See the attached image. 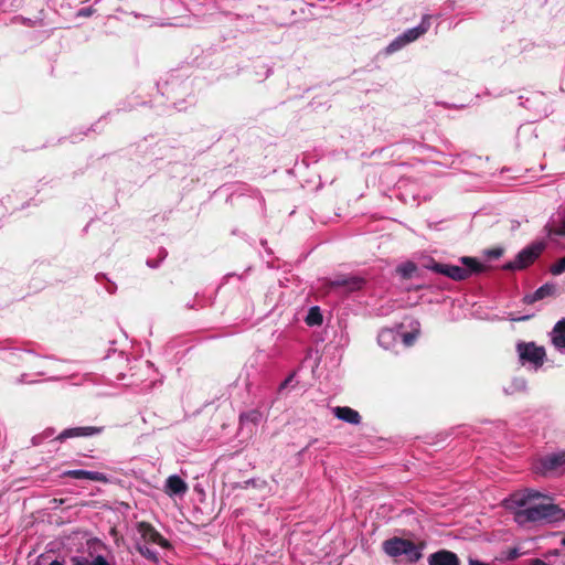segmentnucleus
Returning a JSON list of instances; mask_svg holds the SVG:
<instances>
[{"instance_id":"37","label":"nucleus","mask_w":565,"mask_h":565,"mask_svg":"<svg viewBox=\"0 0 565 565\" xmlns=\"http://www.w3.org/2000/svg\"><path fill=\"white\" fill-rule=\"evenodd\" d=\"M52 435H53V431H52V433H50V434H49V433H46V437H50V436H52Z\"/></svg>"},{"instance_id":"3","label":"nucleus","mask_w":565,"mask_h":565,"mask_svg":"<svg viewBox=\"0 0 565 565\" xmlns=\"http://www.w3.org/2000/svg\"><path fill=\"white\" fill-rule=\"evenodd\" d=\"M459 260L461 265L433 263L428 268L454 280H465L483 269V266L473 257L463 256Z\"/></svg>"},{"instance_id":"28","label":"nucleus","mask_w":565,"mask_h":565,"mask_svg":"<svg viewBox=\"0 0 565 565\" xmlns=\"http://www.w3.org/2000/svg\"><path fill=\"white\" fill-rule=\"evenodd\" d=\"M292 380V375L288 376L279 386V390H284L285 387H287V385L291 382Z\"/></svg>"},{"instance_id":"6","label":"nucleus","mask_w":565,"mask_h":565,"mask_svg":"<svg viewBox=\"0 0 565 565\" xmlns=\"http://www.w3.org/2000/svg\"><path fill=\"white\" fill-rule=\"evenodd\" d=\"M545 243L536 242L523 248L514 260L507 263L503 268L509 270H520L532 264L544 250Z\"/></svg>"},{"instance_id":"33","label":"nucleus","mask_w":565,"mask_h":565,"mask_svg":"<svg viewBox=\"0 0 565 565\" xmlns=\"http://www.w3.org/2000/svg\"><path fill=\"white\" fill-rule=\"evenodd\" d=\"M50 565H64V564L60 561H53Z\"/></svg>"},{"instance_id":"9","label":"nucleus","mask_w":565,"mask_h":565,"mask_svg":"<svg viewBox=\"0 0 565 565\" xmlns=\"http://www.w3.org/2000/svg\"><path fill=\"white\" fill-rule=\"evenodd\" d=\"M365 279L355 275L338 276L330 281V288H342L344 291L352 292L363 288Z\"/></svg>"},{"instance_id":"30","label":"nucleus","mask_w":565,"mask_h":565,"mask_svg":"<svg viewBox=\"0 0 565 565\" xmlns=\"http://www.w3.org/2000/svg\"><path fill=\"white\" fill-rule=\"evenodd\" d=\"M531 565H548V564L540 558H535L531 562Z\"/></svg>"},{"instance_id":"7","label":"nucleus","mask_w":565,"mask_h":565,"mask_svg":"<svg viewBox=\"0 0 565 565\" xmlns=\"http://www.w3.org/2000/svg\"><path fill=\"white\" fill-rule=\"evenodd\" d=\"M565 468V450L551 454L540 460L536 470L542 473H556Z\"/></svg>"},{"instance_id":"20","label":"nucleus","mask_w":565,"mask_h":565,"mask_svg":"<svg viewBox=\"0 0 565 565\" xmlns=\"http://www.w3.org/2000/svg\"><path fill=\"white\" fill-rule=\"evenodd\" d=\"M136 548L147 559L152 562L158 561V553L154 550L148 547L147 543L137 542Z\"/></svg>"},{"instance_id":"35","label":"nucleus","mask_w":565,"mask_h":565,"mask_svg":"<svg viewBox=\"0 0 565 565\" xmlns=\"http://www.w3.org/2000/svg\"><path fill=\"white\" fill-rule=\"evenodd\" d=\"M82 14H83V15H87V14H88V12H87V11H82Z\"/></svg>"},{"instance_id":"10","label":"nucleus","mask_w":565,"mask_h":565,"mask_svg":"<svg viewBox=\"0 0 565 565\" xmlns=\"http://www.w3.org/2000/svg\"><path fill=\"white\" fill-rule=\"evenodd\" d=\"M103 430L102 427H94V426H84V427H73L67 428L61 431L56 439L60 441H64L68 438H76V437H88L100 434Z\"/></svg>"},{"instance_id":"27","label":"nucleus","mask_w":565,"mask_h":565,"mask_svg":"<svg viewBox=\"0 0 565 565\" xmlns=\"http://www.w3.org/2000/svg\"><path fill=\"white\" fill-rule=\"evenodd\" d=\"M513 385L515 386L514 390H524L525 388V381L522 379H518L514 381Z\"/></svg>"},{"instance_id":"1","label":"nucleus","mask_w":565,"mask_h":565,"mask_svg":"<svg viewBox=\"0 0 565 565\" xmlns=\"http://www.w3.org/2000/svg\"><path fill=\"white\" fill-rule=\"evenodd\" d=\"M505 507L513 512L519 525L529 523H559L565 521V510L533 489L516 491L505 500Z\"/></svg>"},{"instance_id":"23","label":"nucleus","mask_w":565,"mask_h":565,"mask_svg":"<svg viewBox=\"0 0 565 565\" xmlns=\"http://www.w3.org/2000/svg\"><path fill=\"white\" fill-rule=\"evenodd\" d=\"M407 44L408 43H406L403 35L401 34L387 45L386 53H388V54L395 53V52L399 51L401 49H403L404 46H406Z\"/></svg>"},{"instance_id":"16","label":"nucleus","mask_w":565,"mask_h":565,"mask_svg":"<svg viewBox=\"0 0 565 565\" xmlns=\"http://www.w3.org/2000/svg\"><path fill=\"white\" fill-rule=\"evenodd\" d=\"M67 477H72L75 479H88L92 481L98 482H107L106 475L98 471H88V470H70L64 473Z\"/></svg>"},{"instance_id":"24","label":"nucleus","mask_w":565,"mask_h":565,"mask_svg":"<svg viewBox=\"0 0 565 565\" xmlns=\"http://www.w3.org/2000/svg\"><path fill=\"white\" fill-rule=\"evenodd\" d=\"M306 321L309 326H318L322 322V317L317 307L310 309Z\"/></svg>"},{"instance_id":"11","label":"nucleus","mask_w":565,"mask_h":565,"mask_svg":"<svg viewBox=\"0 0 565 565\" xmlns=\"http://www.w3.org/2000/svg\"><path fill=\"white\" fill-rule=\"evenodd\" d=\"M431 17L426 14L422 18L420 23L417 26L411 28L402 33L406 43H412L416 41L418 38L424 35L430 28Z\"/></svg>"},{"instance_id":"19","label":"nucleus","mask_w":565,"mask_h":565,"mask_svg":"<svg viewBox=\"0 0 565 565\" xmlns=\"http://www.w3.org/2000/svg\"><path fill=\"white\" fill-rule=\"evenodd\" d=\"M263 414L258 409H252L245 413H242L239 416V423L242 426L246 424H254L257 425L262 422Z\"/></svg>"},{"instance_id":"22","label":"nucleus","mask_w":565,"mask_h":565,"mask_svg":"<svg viewBox=\"0 0 565 565\" xmlns=\"http://www.w3.org/2000/svg\"><path fill=\"white\" fill-rule=\"evenodd\" d=\"M407 44L408 43H406L403 35L401 34L387 45L386 53H388V54L395 53V52L399 51L401 49H403L404 46H406Z\"/></svg>"},{"instance_id":"32","label":"nucleus","mask_w":565,"mask_h":565,"mask_svg":"<svg viewBox=\"0 0 565 565\" xmlns=\"http://www.w3.org/2000/svg\"><path fill=\"white\" fill-rule=\"evenodd\" d=\"M519 556V553L516 550H513L510 552V555H509V558L513 559V558H516Z\"/></svg>"},{"instance_id":"15","label":"nucleus","mask_w":565,"mask_h":565,"mask_svg":"<svg viewBox=\"0 0 565 565\" xmlns=\"http://www.w3.org/2000/svg\"><path fill=\"white\" fill-rule=\"evenodd\" d=\"M551 340L555 349L565 354V319L559 320L551 332Z\"/></svg>"},{"instance_id":"5","label":"nucleus","mask_w":565,"mask_h":565,"mask_svg":"<svg viewBox=\"0 0 565 565\" xmlns=\"http://www.w3.org/2000/svg\"><path fill=\"white\" fill-rule=\"evenodd\" d=\"M520 361L523 365L529 366L536 371L539 370L545 360L546 353L543 347L536 345L534 342L519 343L516 347Z\"/></svg>"},{"instance_id":"13","label":"nucleus","mask_w":565,"mask_h":565,"mask_svg":"<svg viewBox=\"0 0 565 565\" xmlns=\"http://www.w3.org/2000/svg\"><path fill=\"white\" fill-rule=\"evenodd\" d=\"M429 565H460L458 556L447 550L433 553L428 557Z\"/></svg>"},{"instance_id":"25","label":"nucleus","mask_w":565,"mask_h":565,"mask_svg":"<svg viewBox=\"0 0 565 565\" xmlns=\"http://www.w3.org/2000/svg\"><path fill=\"white\" fill-rule=\"evenodd\" d=\"M565 271V256L558 259L552 267L551 273L555 276L561 275Z\"/></svg>"},{"instance_id":"29","label":"nucleus","mask_w":565,"mask_h":565,"mask_svg":"<svg viewBox=\"0 0 565 565\" xmlns=\"http://www.w3.org/2000/svg\"><path fill=\"white\" fill-rule=\"evenodd\" d=\"M489 254H490V256H492V257H500V256H501V254H502V250H501V249H493V250H491Z\"/></svg>"},{"instance_id":"31","label":"nucleus","mask_w":565,"mask_h":565,"mask_svg":"<svg viewBox=\"0 0 565 565\" xmlns=\"http://www.w3.org/2000/svg\"><path fill=\"white\" fill-rule=\"evenodd\" d=\"M469 565H488L487 563L477 561V559H470Z\"/></svg>"},{"instance_id":"12","label":"nucleus","mask_w":565,"mask_h":565,"mask_svg":"<svg viewBox=\"0 0 565 565\" xmlns=\"http://www.w3.org/2000/svg\"><path fill=\"white\" fill-rule=\"evenodd\" d=\"M332 414L338 419L351 425H359L361 423L359 412L349 406H335L332 408Z\"/></svg>"},{"instance_id":"18","label":"nucleus","mask_w":565,"mask_h":565,"mask_svg":"<svg viewBox=\"0 0 565 565\" xmlns=\"http://www.w3.org/2000/svg\"><path fill=\"white\" fill-rule=\"evenodd\" d=\"M72 565H110L109 562L102 555L94 557H73Z\"/></svg>"},{"instance_id":"17","label":"nucleus","mask_w":565,"mask_h":565,"mask_svg":"<svg viewBox=\"0 0 565 565\" xmlns=\"http://www.w3.org/2000/svg\"><path fill=\"white\" fill-rule=\"evenodd\" d=\"M545 231L550 237L553 235L565 237V214L561 216L558 222L553 220L552 222L547 223L545 225Z\"/></svg>"},{"instance_id":"8","label":"nucleus","mask_w":565,"mask_h":565,"mask_svg":"<svg viewBox=\"0 0 565 565\" xmlns=\"http://www.w3.org/2000/svg\"><path fill=\"white\" fill-rule=\"evenodd\" d=\"M137 532L140 535L141 543H153L164 548L170 546L169 542L149 523L139 522Z\"/></svg>"},{"instance_id":"36","label":"nucleus","mask_w":565,"mask_h":565,"mask_svg":"<svg viewBox=\"0 0 565 565\" xmlns=\"http://www.w3.org/2000/svg\"><path fill=\"white\" fill-rule=\"evenodd\" d=\"M562 545L565 546V537L562 540Z\"/></svg>"},{"instance_id":"34","label":"nucleus","mask_w":565,"mask_h":565,"mask_svg":"<svg viewBox=\"0 0 565 565\" xmlns=\"http://www.w3.org/2000/svg\"><path fill=\"white\" fill-rule=\"evenodd\" d=\"M38 374H40V375H45V374H47V372L41 371V372H39Z\"/></svg>"},{"instance_id":"21","label":"nucleus","mask_w":565,"mask_h":565,"mask_svg":"<svg viewBox=\"0 0 565 565\" xmlns=\"http://www.w3.org/2000/svg\"><path fill=\"white\" fill-rule=\"evenodd\" d=\"M553 291V286L544 285L540 287L533 295L527 296L526 300L529 302H534L536 300L543 299L544 297L548 296Z\"/></svg>"},{"instance_id":"14","label":"nucleus","mask_w":565,"mask_h":565,"mask_svg":"<svg viewBox=\"0 0 565 565\" xmlns=\"http://www.w3.org/2000/svg\"><path fill=\"white\" fill-rule=\"evenodd\" d=\"M188 490V486L183 479L177 475L170 476L164 484V491L168 495H181Z\"/></svg>"},{"instance_id":"4","label":"nucleus","mask_w":565,"mask_h":565,"mask_svg":"<svg viewBox=\"0 0 565 565\" xmlns=\"http://www.w3.org/2000/svg\"><path fill=\"white\" fill-rule=\"evenodd\" d=\"M424 543L415 544L402 537H392L383 542L385 554L391 557L405 556L411 563H417L423 557Z\"/></svg>"},{"instance_id":"2","label":"nucleus","mask_w":565,"mask_h":565,"mask_svg":"<svg viewBox=\"0 0 565 565\" xmlns=\"http://www.w3.org/2000/svg\"><path fill=\"white\" fill-rule=\"evenodd\" d=\"M419 334V323L415 322L411 331H405L403 326L382 329L377 335L379 344L385 350H395L402 344L404 348L412 347Z\"/></svg>"},{"instance_id":"26","label":"nucleus","mask_w":565,"mask_h":565,"mask_svg":"<svg viewBox=\"0 0 565 565\" xmlns=\"http://www.w3.org/2000/svg\"><path fill=\"white\" fill-rule=\"evenodd\" d=\"M397 270L403 277H409L415 271V266L412 263H408L399 266Z\"/></svg>"}]
</instances>
